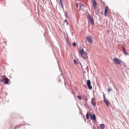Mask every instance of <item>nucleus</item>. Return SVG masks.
<instances>
[{"label":"nucleus","instance_id":"f257e3e1","mask_svg":"<svg viewBox=\"0 0 129 129\" xmlns=\"http://www.w3.org/2000/svg\"><path fill=\"white\" fill-rule=\"evenodd\" d=\"M79 52L81 54V57L83 58L86 59L87 57L86 53L83 49H80L79 50Z\"/></svg>","mask_w":129,"mask_h":129},{"label":"nucleus","instance_id":"f03ea898","mask_svg":"<svg viewBox=\"0 0 129 129\" xmlns=\"http://www.w3.org/2000/svg\"><path fill=\"white\" fill-rule=\"evenodd\" d=\"M87 17L91 25H93L94 22L93 17L89 14L88 15Z\"/></svg>","mask_w":129,"mask_h":129},{"label":"nucleus","instance_id":"7ed1b4c3","mask_svg":"<svg viewBox=\"0 0 129 129\" xmlns=\"http://www.w3.org/2000/svg\"><path fill=\"white\" fill-rule=\"evenodd\" d=\"M6 76L5 75L3 76L2 77V79L1 80V81H3L4 83L6 84H8V79L5 77Z\"/></svg>","mask_w":129,"mask_h":129},{"label":"nucleus","instance_id":"20e7f679","mask_svg":"<svg viewBox=\"0 0 129 129\" xmlns=\"http://www.w3.org/2000/svg\"><path fill=\"white\" fill-rule=\"evenodd\" d=\"M113 61L114 62V63L116 64H120L121 63V61L118 58H114L113 59Z\"/></svg>","mask_w":129,"mask_h":129},{"label":"nucleus","instance_id":"39448f33","mask_svg":"<svg viewBox=\"0 0 129 129\" xmlns=\"http://www.w3.org/2000/svg\"><path fill=\"white\" fill-rule=\"evenodd\" d=\"M86 38L88 43H92L93 42V40L91 36H87Z\"/></svg>","mask_w":129,"mask_h":129},{"label":"nucleus","instance_id":"423d86ee","mask_svg":"<svg viewBox=\"0 0 129 129\" xmlns=\"http://www.w3.org/2000/svg\"><path fill=\"white\" fill-rule=\"evenodd\" d=\"M122 49L123 52L124 54H125L126 55H127L129 54V53H127L126 51V50H125V48L123 46L122 47Z\"/></svg>","mask_w":129,"mask_h":129},{"label":"nucleus","instance_id":"0eeeda50","mask_svg":"<svg viewBox=\"0 0 129 129\" xmlns=\"http://www.w3.org/2000/svg\"><path fill=\"white\" fill-rule=\"evenodd\" d=\"M93 3L94 9H96V2L95 0H93Z\"/></svg>","mask_w":129,"mask_h":129},{"label":"nucleus","instance_id":"6e6552de","mask_svg":"<svg viewBox=\"0 0 129 129\" xmlns=\"http://www.w3.org/2000/svg\"><path fill=\"white\" fill-rule=\"evenodd\" d=\"M91 103L92 105L94 106H95V105L96 103H95V100L94 98L92 99L91 101Z\"/></svg>","mask_w":129,"mask_h":129},{"label":"nucleus","instance_id":"1a4fd4ad","mask_svg":"<svg viewBox=\"0 0 129 129\" xmlns=\"http://www.w3.org/2000/svg\"><path fill=\"white\" fill-rule=\"evenodd\" d=\"M104 102L106 104L108 107L109 105L110 104V103L108 100H104Z\"/></svg>","mask_w":129,"mask_h":129},{"label":"nucleus","instance_id":"9d476101","mask_svg":"<svg viewBox=\"0 0 129 129\" xmlns=\"http://www.w3.org/2000/svg\"><path fill=\"white\" fill-rule=\"evenodd\" d=\"M90 114L91 119H94V120H95L96 119V118L95 115L94 114H93L92 116V115L91 114Z\"/></svg>","mask_w":129,"mask_h":129},{"label":"nucleus","instance_id":"9b49d317","mask_svg":"<svg viewBox=\"0 0 129 129\" xmlns=\"http://www.w3.org/2000/svg\"><path fill=\"white\" fill-rule=\"evenodd\" d=\"M102 129H104L105 128V126L104 124H102L100 125Z\"/></svg>","mask_w":129,"mask_h":129},{"label":"nucleus","instance_id":"f8f14e48","mask_svg":"<svg viewBox=\"0 0 129 129\" xmlns=\"http://www.w3.org/2000/svg\"><path fill=\"white\" fill-rule=\"evenodd\" d=\"M87 85H90L91 83L90 81L89 80H88L87 81Z\"/></svg>","mask_w":129,"mask_h":129},{"label":"nucleus","instance_id":"ddd939ff","mask_svg":"<svg viewBox=\"0 0 129 129\" xmlns=\"http://www.w3.org/2000/svg\"><path fill=\"white\" fill-rule=\"evenodd\" d=\"M108 8L107 7H105V12H107L108 13Z\"/></svg>","mask_w":129,"mask_h":129},{"label":"nucleus","instance_id":"4468645a","mask_svg":"<svg viewBox=\"0 0 129 129\" xmlns=\"http://www.w3.org/2000/svg\"><path fill=\"white\" fill-rule=\"evenodd\" d=\"M88 89L89 90H91L92 88V87L91 86L90 84L88 85Z\"/></svg>","mask_w":129,"mask_h":129},{"label":"nucleus","instance_id":"2eb2a0df","mask_svg":"<svg viewBox=\"0 0 129 129\" xmlns=\"http://www.w3.org/2000/svg\"><path fill=\"white\" fill-rule=\"evenodd\" d=\"M89 115L88 114V112H87V113L86 114V119H87V120L89 119Z\"/></svg>","mask_w":129,"mask_h":129},{"label":"nucleus","instance_id":"dca6fc26","mask_svg":"<svg viewBox=\"0 0 129 129\" xmlns=\"http://www.w3.org/2000/svg\"><path fill=\"white\" fill-rule=\"evenodd\" d=\"M83 6V5L82 4H79V9L78 10V11H80V9H82V7Z\"/></svg>","mask_w":129,"mask_h":129},{"label":"nucleus","instance_id":"f3484780","mask_svg":"<svg viewBox=\"0 0 129 129\" xmlns=\"http://www.w3.org/2000/svg\"><path fill=\"white\" fill-rule=\"evenodd\" d=\"M72 45L74 47H75L76 46V44L75 42H74L72 43Z\"/></svg>","mask_w":129,"mask_h":129},{"label":"nucleus","instance_id":"a211bd4d","mask_svg":"<svg viewBox=\"0 0 129 129\" xmlns=\"http://www.w3.org/2000/svg\"><path fill=\"white\" fill-rule=\"evenodd\" d=\"M77 97L80 100H81V96H77Z\"/></svg>","mask_w":129,"mask_h":129},{"label":"nucleus","instance_id":"6ab92c4d","mask_svg":"<svg viewBox=\"0 0 129 129\" xmlns=\"http://www.w3.org/2000/svg\"><path fill=\"white\" fill-rule=\"evenodd\" d=\"M103 96L104 99V100H106V99L105 96V95L103 94Z\"/></svg>","mask_w":129,"mask_h":129},{"label":"nucleus","instance_id":"aec40b11","mask_svg":"<svg viewBox=\"0 0 129 129\" xmlns=\"http://www.w3.org/2000/svg\"><path fill=\"white\" fill-rule=\"evenodd\" d=\"M76 7L78 8L79 7V5L78 4V3H77L76 4Z\"/></svg>","mask_w":129,"mask_h":129},{"label":"nucleus","instance_id":"412c9836","mask_svg":"<svg viewBox=\"0 0 129 129\" xmlns=\"http://www.w3.org/2000/svg\"><path fill=\"white\" fill-rule=\"evenodd\" d=\"M107 12H105L104 13V15L105 16H107Z\"/></svg>","mask_w":129,"mask_h":129},{"label":"nucleus","instance_id":"4be33fe9","mask_svg":"<svg viewBox=\"0 0 129 129\" xmlns=\"http://www.w3.org/2000/svg\"><path fill=\"white\" fill-rule=\"evenodd\" d=\"M107 12H105L104 13V15L105 16H107Z\"/></svg>","mask_w":129,"mask_h":129},{"label":"nucleus","instance_id":"5701e85b","mask_svg":"<svg viewBox=\"0 0 129 129\" xmlns=\"http://www.w3.org/2000/svg\"><path fill=\"white\" fill-rule=\"evenodd\" d=\"M111 89L110 88H109L107 89V91H108V92H109L110 91H111Z\"/></svg>","mask_w":129,"mask_h":129},{"label":"nucleus","instance_id":"b1692460","mask_svg":"<svg viewBox=\"0 0 129 129\" xmlns=\"http://www.w3.org/2000/svg\"><path fill=\"white\" fill-rule=\"evenodd\" d=\"M74 63L76 65V63H77V62L75 60H74Z\"/></svg>","mask_w":129,"mask_h":129},{"label":"nucleus","instance_id":"393cba45","mask_svg":"<svg viewBox=\"0 0 129 129\" xmlns=\"http://www.w3.org/2000/svg\"><path fill=\"white\" fill-rule=\"evenodd\" d=\"M66 22V23H67V20L66 19L64 21V23H65Z\"/></svg>","mask_w":129,"mask_h":129},{"label":"nucleus","instance_id":"a878e982","mask_svg":"<svg viewBox=\"0 0 129 129\" xmlns=\"http://www.w3.org/2000/svg\"><path fill=\"white\" fill-rule=\"evenodd\" d=\"M18 126H16V127H15V129H16L17 128H18Z\"/></svg>","mask_w":129,"mask_h":129},{"label":"nucleus","instance_id":"bb28decb","mask_svg":"<svg viewBox=\"0 0 129 129\" xmlns=\"http://www.w3.org/2000/svg\"><path fill=\"white\" fill-rule=\"evenodd\" d=\"M67 42L68 43V44L69 45V41H67Z\"/></svg>","mask_w":129,"mask_h":129},{"label":"nucleus","instance_id":"cd10ccee","mask_svg":"<svg viewBox=\"0 0 129 129\" xmlns=\"http://www.w3.org/2000/svg\"><path fill=\"white\" fill-rule=\"evenodd\" d=\"M61 4L62 7V3H61Z\"/></svg>","mask_w":129,"mask_h":129},{"label":"nucleus","instance_id":"c85d7f7f","mask_svg":"<svg viewBox=\"0 0 129 129\" xmlns=\"http://www.w3.org/2000/svg\"><path fill=\"white\" fill-rule=\"evenodd\" d=\"M60 3H62V0H60Z\"/></svg>","mask_w":129,"mask_h":129},{"label":"nucleus","instance_id":"c756f323","mask_svg":"<svg viewBox=\"0 0 129 129\" xmlns=\"http://www.w3.org/2000/svg\"><path fill=\"white\" fill-rule=\"evenodd\" d=\"M58 81H59V82H60V80H58Z\"/></svg>","mask_w":129,"mask_h":129},{"label":"nucleus","instance_id":"7c9ffc66","mask_svg":"<svg viewBox=\"0 0 129 129\" xmlns=\"http://www.w3.org/2000/svg\"><path fill=\"white\" fill-rule=\"evenodd\" d=\"M8 80H9H9H10L9 79H8Z\"/></svg>","mask_w":129,"mask_h":129}]
</instances>
